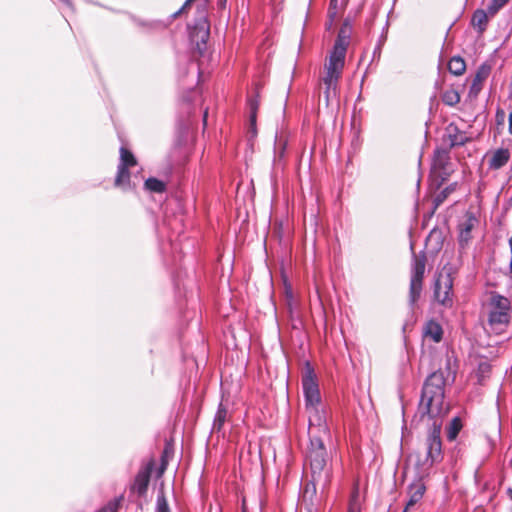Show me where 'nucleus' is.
Here are the masks:
<instances>
[{"label":"nucleus","mask_w":512,"mask_h":512,"mask_svg":"<svg viewBox=\"0 0 512 512\" xmlns=\"http://www.w3.org/2000/svg\"><path fill=\"white\" fill-rule=\"evenodd\" d=\"M448 70L455 76H460L466 71V63L460 56L452 57L448 62Z\"/></svg>","instance_id":"obj_20"},{"label":"nucleus","mask_w":512,"mask_h":512,"mask_svg":"<svg viewBox=\"0 0 512 512\" xmlns=\"http://www.w3.org/2000/svg\"><path fill=\"white\" fill-rule=\"evenodd\" d=\"M432 171L445 179L452 172L450 152L447 149L438 148L434 151Z\"/></svg>","instance_id":"obj_13"},{"label":"nucleus","mask_w":512,"mask_h":512,"mask_svg":"<svg viewBox=\"0 0 512 512\" xmlns=\"http://www.w3.org/2000/svg\"><path fill=\"white\" fill-rule=\"evenodd\" d=\"M510 0H491L488 5V12L491 16H494L502 9Z\"/></svg>","instance_id":"obj_29"},{"label":"nucleus","mask_w":512,"mask_h":512,"mask_svg":"<svg viewBox=\"0 0 512 512\" xmlns=\"http://www.w3.org/2000/svg\"><path fill=\"white\" fill-rule=\"evenodd\" d=\"M445 136L450 147L462 146L469 139L466 133L461 131L455 124L447 126Z\"/></svg>","instance_id":"obj_15"},{"label":"nucleus","mask_w":512,"mask_h":512,"mask_svg":"<svg viewBox=\"0 0 512 512\" xmlns=\"http://www.w3.org/2000/svg\"><path fill=\"white\" fill-rule=\"evenodd\" d=\"M507 494L509 496V499L512 501V488L507 489Z\"/></svg>","instance_id":"obj_37"},{"label":"nucleus","mask_w":512,"mask_h":512,"mask_svg":"<svg viewBox=\"0 0 512 512\" xmlns=\"http://www.w3.org/2000/svg\"><path fill=\"white\" fill-rule=\"evenodd\" d=\"M210 36V25L205 16H202L190 31L191 42L195 45L200 55L206 50V43Z\"/></svg>","instance_id":"obj_10"},{"label":"nucleus","mask_w":512,"mask_h":512,"mask_svg":"<svg viewBox=\"0 0 512 512\" xmlns=\"http://www.w3.org/2000/svg\"><path fill=\"white\" fill-rule=\"evenodd\" d=\"M349 44V29L344 25L337 36L334 46L324 64V74L321 82L324 85V98L326 105L336 100L339 95V80L345 65L347 47Z\"/></svg>","instance_id":"obj_1"},{"label":"nucleus","mask_w":512,"mask_h":512,"mask_svg":"<svg viewBox=\"0 0 512 512\" xmlns=\"http://www.w3.org/2000/svg\"><path fill=\"white\" fill-rule=\"evenodd\" d=\"M431 461L424 459L421 451L409 454L406 462L407 472H412L417 479L422 480L428 476L432 469Z\"/></svg>","instance_id":"obj_11"},{"label":"nucleus","mask_w":512,"mask_h":512,"mask_svg":"<svg viewBox=\"0 0 512 512\" xmlns=\"http://www.w3.org/2000/svg\"><path fill=\"white\" fill-rule=\"evenodd\" d=\"M249 108H250V121L254 125L256 122V112L258 109V101L257 99L249 100Z\"/></svg>","instance_id":"obj_30"},{"label":"nucleus","mask_w":512,"mask_h":512,"mask_svg":"<svg viewBox=\"0 0 512 512\" xmlns=\"http://www.w3.org/2000/svg\"><path fill=\"white\" fill-rule=\"evenodd\" d=\"M445 190H446V193L448 194L449 191H451V188H446Z\"/></svg>","instance_id":"obj_40"},{"label":"nucleus","mask_w":512,"mask_h":512,"mask_svg":"<svg viewBox=\"0 0 512 512\" xmlns=\"http://www.w3.org/2000/svg\"><path fill=\"white\" fill-rule=\"evenodd\" d=\"M425 491L426 487L422 480L416 479L413 483H411L408 490L409 499L403 512H412L416 510L419 502L424 496Z\"/></svg>","instance_id":"obj_14"},{"label":"nucleus","mask_w":512,"mask_h":512,"mask_svg":"<svg viewBox=\"0 0 512 512\" xmlns=\"http://www.w3.org/2000/svg\"><path fill=\"white\" fill-rule=\"evenodd\" d=\"M155 512H171L165 494L162 490L157 495Z\"/></svg>","instance_id":"obj_28"},{"label":"nucleus","mask_w":512,"mask_h":512,"mask_svg":"<svg viewBox=\"0 0 512 512\" xmlns=\"http://www.w3.org/2000/svg\"><path fill=\"white\" fill-rule=\"evenodd\" d=\"M193 0H186L185 3L183 4V6L173 14V17H176L178 16L180 13H182L189 5L190 3L192 2Z\"/></svg>","instance_id":"obj_34"},{"label":"nucleus","mask_w":512,"mask_h":512,"mask_svg":"<svg viewBox=\"0 0 512 512\" xmlns=\"http://www.w3.org/2000/svg\"><path fill=\"white\" fill-rule=\"evenodd\" d=\"M447 197L446 190H443L437 197L435 198L436 206H438L445 198Z\"/></svg>","instance_id":"obj_33"},{"label":"nucleus","mask_w":512,"mask_h":512,"mask_svg":"<svg viewBox=\"0 0 512 512\" xmlns=\"http://www.w3.org/2000/svg\"><path fill=\"white\" fill-rule=\"evenodd\" d=\"M206 119H207V111L204 113V117H203L204 125L206 124Z\"/></svg>","instance_id":"obj_38"},{"label":"nucleus","mask_w":512,"mask_h":512,"mask_svg":"<svg viewBox=\"0 0 512 512\" xmlns=\"http://www.w3.org/2000/svg\"><path fill=\"white\" fill-rule=\"evenodd\" d=\"M445 379L441 371L431 373L422 389L418 411L421 417L438 418L448 412L444 403Z\"/></svg>","instance_id":"obj_3"},{"label":"nucleus","mask_w":512,"mask_h":512,"mask_svg":"<svg viewBox=\"0 0 512 512\" xmlns=\"http://www.w3.org/2000/svg\"><path fill=\"white\" fill-rule=\"evenodd\" d=\"M512 161V152L509 147H498L488 150L483 156V162L490 172H497Z\"/></svg>","instance_id":"obj_8"},{"label":"nucleus","mask_w":512,"mask_h":512,"mask_svg":"<svg viewBox=\"0 0 512 512\" xmlns=\"http://www.w3.org/2000/svg\"><path fill=\"white\" fill-rule=\"evenodd\" d=\"M479 220L472 214L467 213L458 225V243L461 250H465L472 238V232L478 225Z\"/></svg>","instance_id":"obj_12"},{"label":"nucleus","mask_w":512,"mask_h":512,"mask_svg":"<svg viewBox=\"0 0 512 512\" xmlns=\"http://www.w3.org/2000/svg\"><path fill=\"white\" fill-rule=\"evenodd\" d=\"M348 512H361V498L359 486L356 483L350 496L348 504Z\"/></svg>","instance_id":"obj_21"},{"label":"nucleus","mask_w":512,"mask_h":512,"mask_svg":"<svg viewBox=\"0 0 512 512\" xmlns=\"http://www.w3.org/2000/svg\"><path fill=\"white\" fill-rule=\"evenodd\" d=\"M302 390L309 427H318V431L326 433L327 410L322 403L316 374L309 363L302 377Z\"/></svg>","instance_id":"obj_2"},{"label":"nucleus","mask_w":512,"mask_h":512,"mask_svg":"<svg viewBox=\"0 0 512 512\" xmlns=\"http://www.w3.org/2000/svg\"><path fill=\"white\" fill-rule=\"evenodd\" d=\"M489 16H491L487 11L483 9H477L474 11L471 17V26L477 30V32L481 35L487 29L489 23Z\"/></svg>","instance_id":"obj_16"},{"label":"nucleus","mask_w":512,"mask_h":512,"mask_svg":"<svg viewBox=\"0 0 512 512\" xmlns=\"http://www.w3.org/2000/svg\"><path fill=\"white\" fill-rule=\"evenodd\" d=\"M479 369L482 370V371H488L489 370V365L484 363V364H481L479 366Z\"/></svg>","instance_id":"obj_36"},{"label":"nucleus","mask_w":512,"mask_h":512,"mask_svg":"<svg viewBox=\"0 0 512 512\" xmlns=\"http://www.w3.org/2000/svg\"><path fill=\"white\" fill-rule=\"evenodd\" d=\"M452 288L453 280L451 276L449 274L439 275L434 285L435 300L445 307H451L453 305Z\"/></svg>","instance_id":"obj_9"},{"label":"nucleus","mask_w":512,"mask_h":512,"mask_svg":"<svg viewBox=\"0 0 512 512\" xmlns=\"http://www.w3.org/2000/svg\"><path fill=\"white\" fill-rule=\"evenodd\" d=\"M120 505L119 499H114L110 501L105 507L100 509L98 512H117Z\"/></svg>","instance_id":"obj_31"},{"label":"nucleus","mask_w":512,"mask_h":512,"mask_svg":"<svg viewBox=\"0 0 512 512\" xmlns=\"http://www.w3.org/2000/svg\"><path fill=\"white\" fill-rule=\"evenodd\" d=\"M508 204H509V206H511V207H512V196L509 198V200H508Z\"/></svg>","instance_id":"obj_39"},{"label":"nucleus","mask_w":512,"mask_h":512,"mask_svg":"<svg viewBox=\"0 0 512 512\" xmlns=\"http://www.w3.org/2000/svg\"><path fill=\"white\" fill-rule=\"evenodd\" d=\"M462 428V423L460 418L455 417L450 422L448 428H447V439L450 441H453L458 436L460 430Z\"/></svg>","instance_id":"obj_24"},{"label":"nucleus","mask_w":512,"mask_h":512,"mask_svg":"<svg viewBox=\"0 0 512 512\" xmlns=\"http://www.w3.org/2000/svg\"><path fill=\"white\" fill-rule=\"evenodd\" d=\"M128 168L129 167H126L123 164H118L117 175L115 178L116 186H125L129 184L130 173L128 171Z\"/></svg>","instance_id":"obj_23"},{"label":"nucleus","mask_w":512,"mask_h":512,"mask_svg":"<svg viewBox=\"0 0 512 512\" xmlns=\"http://www.w3.org/2000/svg\"><path fill=\"white\" fill-rule=\"evenodd\" d=\"M442 101L448 106H455L460 102V94L455 89H448L443 93Z\"/></svg>","instance_id":"obj_25"},{"label":"nucleus","mask_w":512,"mask_h":512,"mask_svg":"<svg viewBox=\"0 0 512 512\" xmlns=\"http://www.w3.org/2000/svg\"><path fill=\"white\" fill-rule=\"evenodd\" d=\"M227 409L222 403L219 404L217 412L214 417L213 429L220 431L227 419Z\"/></svg>","instance_id":"obj_22"},{"label":"nucleus","mask_w":512,"mask_h":512,"mask_svg":"<svg viewBox=\"0 0 512 512\" xmlns=\"http://www.w3.org/2000/svg\"><path fill=\"white\" fill-rule=\"evenodd\" d=\"M150 480V469L145 468L138 472V474L135 477L133 489L139 494L143 495L148 488Z\"/></svg>","instance_id":"obj_18"},{"label":"nucleus","mask_w":512,"mask_h":512,"mask_svg":"<svg viewBox=\"0 0 512 512\" xmlns=\"http://www.w3.org/2000/svg\"><path fill=\"white\" fill-rule=\"evenodd\" d=\"M508 122V132L512 135V111L509 113Z\"/></svg>","instance_id":"obj_35"},{"label":"nucleus","mask_w":512,"mask_h":512,"mask_svg":"<svg viewBox=\"0 0 512 512\" xmlns=\"http://www.w3.org/2000/svg\"><path fill=\"white\" fill-rule=\"evenodd\" d=\"M440 433V424H436V422H434L433 429L427 436L423 450L421 451L424 459L430 460L432 466L442 460V442Z\"/></svg>","instance_id":"obj_7"},{"label":"nucleus","mask_w":512,"mask_h":512,"mask_svg":"<svg viewBox=\"0 0 512 512\" xmlns=\"http://www.w3.org/2000/svg\"><path fill=\"white\" fill-rule=\"evenodd\" d=\"M119 164H123L126 167H132L137 164L135 156L126 148H120V162Z\"/></svg>","instance_id":"obj_26"},{"label":"nucleus","mask_w":512,"mask_h":512,"mask_svg":"<svg viewBox=\"0 0 512 512\" xmlns=\"http://www.w3.org/2000/svg\"><path fill=\"white\" fill-rule=\"evenodd\" d=\"M145 188L152 192L162 193L165 191V184L157 178L152 177L145 181Z\"/></svg>","instance_id":"obj_27"},{"label":"nucleus","mask_w":512,"mask_h":512,"mask_svg":"<svg viewBox=\"0 0 512 512\" xmlns=\"http://www.w3.org/2000/svg\"><path fill=\"white\" fill-rule=\"evenodd\" d=\"M487 325L495 334L504 333L512 317V306L510 300L498 293H491L486 304Z\"/></svg>","instance_id":"obj_4"},{"label":"nucleus","mask_w":512,"mask_h":512,"mask_svg":"<svg viewBox=\"0 0 512 512\" xmlns=\"http://www.w3.org/2000/svg\"><path fill=\"white\" fill-rule=\"evenodd\" d=\"M426 267V256L414 255L413 262L411 265V277H410V288H409V301L411 305H414L420 297L423 288V278Z\"/></svg>","instance_id":"obj_6"},{"label":"nucleus","mask_w":512,"mask_h":512,"mask_svg":"<svg viewBox=\"0 0 512 512\" xmlns=\"http://www.w3.org/2000/svg\"><path fill=\"white\" fill-rule=\"evenodd\" d=\"M505 117H506L505 111L501 108H498L496 111V115H495L497 124L502 125L505 121Z\"/></svg>","instance_id":"obj_32"},{"label":"nucleus","mask_w":512,"mask_h":512,"mask_svg":"<svg viewBox=\"0 0 512 512\" xmlns=\"http://www.w3.org/2000/svg\"><path fill=\"white\" fill-rule=\"evenodd\" d=\"M310 446L308 449V460L313 475V480L321 477L327 465V451L324 446V438L329 437L330 431L326 425V433L318 431V427H309Z\"/></svg>","instance_id":"obj_5"},{"label":"nucleus","mask_w":512,"mask_h":512,"mask_svg":"<svg viewBox=\"0 0 512 512\" xmlns=\"http://www.w3.org/2000/svg\"><path fill=\"white\" fill-rule=\"evenodd\" d=\"M424 336L438 343L442 339L443 329L438 322L430 320L424 327Z\"/></svg>","instance_id":"obj_19"},{"label":"nucleus","mask_w":512,"mask_h":512,"mask_svg":"<svg viewBox=\"0 0 512 512\" xmlns=\"http://www.w3.org/2000/svg\"><path fill=\"white\" fill-rule=\"evenodd\" d=\"M491 72V66L487 63L481 64L474 76L471 84V91L475 94L479 93L482 89L483 82L489 77Z\"/></svg>","instance_id":"obj_17"}]
</instances>
